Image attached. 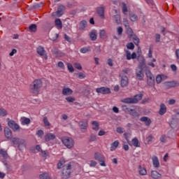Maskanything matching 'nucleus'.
Wrapping results in <instances>:
<instances>
[{"label":"nucleus","instance_id":"nucleus-20","mask_svg":"<svg viewBox=\"0 0 179 179\" xmlns=\"http://www.w3.org/2000/svg\"><path fill=\"white\" fill-rule=\"evenodd\" d=\"M166 111H167V108L166 107V105H164V103H162L160 105V109L159 111V114L160 115H164V114H166Z\"/></svg>","mask_w":179,"mask_h":179},{"label":"nucleus","instance_id":"nucleus-18","mask_svg":"<svg viewBox=\"0 0 179 179\" xmlns=\"http://www.w3.org/2000/svg\"><path fill=\"white\" fill-rule=\"evenodd\" d=\"M150 176L153 179H159L162 178V174H160L159 172L157 171H152L150 173Z\"/></svg>","mask_w":179,"mask_h":179},{"label":"nucleus","instance_id":"nucleus-35","mask_svg":"<svg viewBox=\"0 0 179 179\" xmlns=\"http://www.w3.org/2000/svg\"><path fill=\"white\" fill-rule=\"evenodd\" d=\"M65 100H66L68 103H73L76 99L73 96H67L65 98Z\"/></svg>","mask_w":179,"mask_h":179},{"label":"nucleus","instance_id":"nucleus-21","mask_svg":"<svg viewBox=\"0 0 179 179\" xmlns=\"http://www.w3.org/2000/svg\"><path fill=\"white\" fill-rule=\"evenodd\" d=\"M120 83H121L122 87H126V86H128V77L127 76L122 77Z\"/></svg>","mask_w":179,"mask_h":179},{"label":"nucleus","instance_id":"nucleus-31","mask_svg":"<svg viewBox=\"0 0 179 179\" xmlns=\"http://www.w3.org/2000/svg\"><path fill=\"white\" fill-rule=\"evenodd\" d=\"M126 54L127 59H135V52L131 54V52L129 50H127Z\"/></svg>","mask_w":179,"mask_h":179},{"label":"nucleus","instance_id":"nucleus-16","mask_svg":"<svg viewBox=\"0 0 179 179\" xmlns=\"http://www.w3.org/2000/svg\"><path fill=\"white\" fill-rule=\"evenodd\" d=\"M122 103H125L126 104H134L135 103V96L132 98H125L121 99Z\"/></svg>","mask_w":179,"mask_h":179},{"label":"nucleus","instance_id":"nucleus-57","mask_svg":"<svg viewBox=\"0 0 179 179\" xmlns=\"http://www.w3.org/2000/svg\"><path fill=\"white\" fill-rule=\"evenodd\" d=\"M16 52H17V50L16 49H13L12 51L9 53L10 57H13Z\"/></svg>","mask_w":179,"mask_h":179},{"label":"nucleus","instance_id":"nucleus-19","mask_svg":"<svg viewBox=\"0 0 179 179\" xmlns=\"http://www.w3.org/2000/svg\"><path fill=\"white\" fill-rule=\"evenodd\" d=\"M55 139V136L52 133H48L45 135V142H50V141H53Z\"/></svg>","mask_w":179,"mask_h":179},{"label":"nucleus","instance_id":"nucleus-43","mask_svg":"<svg viewBox=\"0 0 179 179\" xmlns=\"http://www.w3.org/2000/svg\"><path fill=\"white\" fill-rule=\"evenodd\" d=\"M127 48H128V50H134L135 48V45L131 42L127 44Z\"/></svg>","mask_w":179,"mask_h":179},{"label":"nucleus","instance_id":"nucleus-39","mask_svg":"<svg viewBox=\"0 0 179 179\" xmlns=\"http://www.w3.org/2000/svg\"><path fill=\"white\" fill-rule=\"evenodd\" d=\"M67 69L68 71H69V72L71 73L75 72V69H73V66H72V64H71L70 63L67 64Z\"/></svg>","mask_w":179,"mask_h":179},{"label":"nucleus","instance_id":"nucleus-11","mask_svg":"<svg viewBox=\"0 0 179 179\" xmlns=\"http://www.w3.org/2000/svg\"><path fill=\"white\" fill-rule=\"evenodd\" d=\"M96 93H101V94H110V93H111L110 88L104 87L96 88Z\"/></svg>","mask_w":179,"mask_h":179},{"label":"nucleus","instance_id":"nucleus-61","mask_svg":"<svg viewBox=\"0 0 179 179\" xmlns=\"http://www.w3.org/2000/svg\"><path fill=\"white\" fill-rule=\"evenodd\" d=\"M113 111L116 114H118V113H120V110L116 106H113Z\"/></svg>","mask_w":179,"mask_h":179},{"label":"nucleus","instance_id":"nucleus-48","mask_svg":"<svg viewBox=\"0 0 179 179\" xmlns=\"http://www.w3.org/2000/svg\"><path fill=\"white\" fill-rule=\"evenodd\" d=\"M74 68L80 71L82 69V65H80V63H74Z\"/></svg>","mask_w":179,"mask_h":179},{"label":"nucleus","instance_id":"nucleus-23","mask_svg":"<svg viewBox=\"0 0 179 179\" xmlns=\"http://www.w3.org/2000/svg\"><path fill=\"white\" fill-rule=\"evenodd\" d=\"M166 87H177V86H179V83L176 81H171L166 83Z\"/></svg>","mask_w":179,"mask_h":179},{"label":"nucleus","instance_id":"nucleus-10","mask_svg":"<svg viewBox=\"0 0 179 179\" xmlns=\"http://www.w3.org/2000/svg\"><path fill=\"white\" fill-rule=\"evenodd\" d=\"M64 10H65V6L60 5L56 12L52 13V16H57V17H61L64 15Z\"/></svg>","mask_w":179,"mask_h":179},{"label":"nucleus","instance_id":"nucleus-64","mask_svg":"<svg viewBox=\"0 0 179 179\" xmlns=\"http://www.w3.org/2000/svg\"><path fill=\"white\" fill-rule=\"evenodd\" d=\"M166 136H162L160 138L161 142H163L164 143L166 142Z\"/></svg>","mask_w":179,"mask_h":179},{"label":"nucleus","instance_id":"nucleus-44","mask_svg":"<svg viewBox=\"0 0 179 179\" xmlns=\"http://www.w3.org/2000/svg\"><path fill=\"white\" fill-rule=\"evenodd\" d=\"M114 20H115L116 23H117V24L121 23V16H120V15H116L114 17Z\"/></svg>","mask_w":179,"mask_h":179},{"label":"nucleus","instance_id":"nucleus-7","mask_svg":"<svg viewBox=\"0 0 179 179\" xmlns=\"http://www.w3.org/2000/svg\"><path fill=\"white\" fill-rule=\"evenodd\" d=\"M94 159H95V160H97V162H99L100 166H101L102 167H106V165L104 161V155H103L101 153L95 152L94 155Z\"/></svg>","mask_w":179,"mask_h":179},{"label":"nucleus","instance_id":"nucleus-12","mask_svg":"<svg viewBox=\"0 0 179 179\" xmlns=\"http://www.w3.org/2000/svg\"><path fill=\"white\" fill-rule=\"evenodd\" d=\"M124 136L131 146H135V138H132L131 141V134L129 133H124Z\"/></svg>","mask_w":179,"mask_h":179},{"label":"nucleus","instance_id":"nucleus-25","mask_svg":"<svg viewBox=\"0 0 179 179\" xmlns=\"http://www.w3.org/2000/svg\"><path fill=\"white\" fill-rule=\"evenodd\" d=\"M141 121H142L143 122H145V124L147 127H149V125H150V124H152V120H150V118H149L148 117H141Z\"/></svg>","mask_w":179,"mask_h":179},{"label":"nucleus","instance_id":"nucleus-50","mask_svg":"<svg viewBox=\"0 0 179 179\" xmlns=\"http://www.w3.org/2000/svg\"><path fill=\"white\" fill-rule=\"evenodd\" d=\"M99 36L101 38H104V36H106V30L102 29L100 31Z\"/></svg>","mask_w":179,"mask_h":179},{"label":"nucleus","instance_id":"nucleus-5","mask_svg":"<svg viewBox=\"0 0 179 179\" xmlns=\"http://www.w3.org/2000/svg\"><path fill=\"white\" fill-rule=\"evenodd\" d=\"M11 142L13 145H17L19 149H21V148H26V141L23 138L14 137L11 139Z\"/></svg>","mask_w":179,"mask_h":179},{"label":"nucleus","instance_id":"nucleus-47","mask_svg":"<svg viewBox=\"0 0 179 179\" xmlns=\"http://www.w3.org/2000/svg\"><path fill=\"white\" fill-rule=\"evenodd\" d=\"M122 12L123 13L127 14V12H128V8H127V5L123 3H122Z\"/></svg>","mask_w":179,"mask_h":179},{"label":"nucleus","instance_id":"nucleus-53","mask_svg":"<svg viewBox=\"0 0 179 179\" xmlns=\"http://www.w3.org/2000/svg\"><path fill=\"white\" fill-rule=\"evenodd\" d=\"M146 142L149 144L150 143V142H152V141H153V136H148L146 139H145Z\"/></svg>","mask_w":179,"mask_h":179},{"label":"nucleus","instance_id":"nucleus-55","mask_svg":"<svg viewBox=\"0 0 179 179\" xmlns=\"http://www.w3.org/2000/svg\"><path fill=\"white\" fill-rule=\"evenodd\" d=\"M160 38H161L160 34H155V41H156V43H159L160 41Z\"/></svg>","mask_w":179,"mask_h":179},{"label":"nucleus","instance_id":"nucleus-58","mask_svg":"<svg viewBox=\"0 0 179 179\" xmlns=\"http://www.w3.org/2000/svg\"><path fill=\"white\" fill-rule=\"evenodd\" d=\"M78 78L80 79H85L86 78V75L83 74V73H79Z\"/></svg>","mask_w":179,"mask_h":179},{"label":"nucleus","instance_id":"nucleus-56","mask_svg":"<svg viewBox=\"0 0 179 179\" xmlns=\"http://www.w3.org/2000/svg\"><path fill=\"white\" fill-rule=\"evenodd\" d=\"M36 150H38V152H41L43 155H45V151H42L41 147H40L39 145H36Z\"/></svg>","mask_w":179,"mask_h":179},{"label":"nucleus","instance_id":"nucleus-42","mask_svg":"<svg viewBox=\"0 0 179 179\" xmlns=\"http://www.w3.org/2000/svg\"><path fill=\"white\" fill-rule=\"evenodd\" d=\"M0 155H2L3 157H8V152L3 149L0 150Z\"/></svg>","mask_w":179,"mask_h":179},{"label":"nucleus","instance_id":"nucleus-13","mask_svg":"<svg viewBox=\"0 0 179 179\" xmlns=\"http://www.w3.org/2000/svg\"><path fill=\"white\" fill-rule=\"evenodd\" d=\"M62 94L63 96H71V94H73V90L68 87H64L62 90Z\"/></svg>","mask_w":179,"mask_h":179},{"label":"nucleus","instance_id":"nucleus-34","mask_svg":"<svg viewBox=\"0 0 179 179\" xmlns=\"http://www.w3.org/2000/svg\"><path fill=\"white\" fill-rule=\"evenodd\" d=\"M86 26H87V22H86L85 20H83L80 22V29H81V30H83Z\"/></svg>","mask_w":179,"mask_h":179},{"label":"nucleus","instance_id":"nucleus-33","mask_svg":"<svg viewBox=\"0 0 179 179\" xmlns=\"http://www.w3.org/2000/svg\"><path fill=\"white\" fill-rule=\"evenodd\" d=\"M166 78L164 75H158L156 77L157 83H162V80Z\"/></svg>","mask_w":179,"mask_h":179},{"label":"nucleus","instance_id":"nucleus-49","mask_svg":"<svg viewBox=\"0 0 179 179\" xmlns=\"http://www.w3.org/2000/svg\"><path fill=\"white\" fill-rule=\"evenodd\" d=\"M116 132H117V134H124V129L121 127H118L116 129Z\"/></svg>","mask_w":179,"mask_h":179},{"label":"nucleus","instance_id":"nucleus-52","mask_svg":"<svg viewBox=\"0 0 179 179\" xmlns=\"http://www.w3.org/2000/svg\"><path fill=\"white\" fill-rule=\"evenodd\" d=\"M80 51L82 52V54H86V52H88L89 51V48H83Z\"/></svg>","mask_w":179,"mask_h":179},{"label":"nucleus","instance_id":"nucleus-26","mask_svg":"<svg viewBox=\"0 0 179 179\" xmlns=\"http://www.w3.org/2000/svg\"><path fill=\"white\" fill-rule=\"evenodd\" d=\"M122 110H123V111H125V113H129V114H131V115H134V113L135 111L134 110L127 107V106L125 105L122 106Z\"/></svg>","mask_w":179,"mask_h":179},{"label":"nucleus","instance_id":"nucleus-36","mask_svg":"<svg viewBox=\"0 0 179 179\" xmlns=\"http://www.w3.org/2000/svg\"><path fill=\"white\" fill-rule=\"evenodd\" d=\"M40 179H50L48 173H42L39 176Z\"/></svg>","mask_w":179,"mask_h":179},{"label":"nucleus","instance_id":"nucleus-6","mask_svg":"<svg viewBox=\"0 0 179 179\" xmlns=\"http://www.w3.org/2000/svg\"><path fill=\"white\" fill-rule=\"evenodd\" d=\"M8 121V126L9 128H11L14 132H16L17 131H20V126L15 122V120H10L9 118L7 119Z\"/></svg>","mask_w":179,"mask_h":179},{"label":"nucleus","instance_id":"nucleus-37","mask_svg":"<svg viewBox=\"0 0 179 179\" xmlns=\"http://www.w3.org/2000/svg\"><path fill=\"white\" fill-rule=\"evenodd\" d=\"M29 30L33 33L36 32L37 31V25L34 24H31V26H29Z\"/></svg>","mask_w":179,"mask_h":179},{"label":"nucleus","instance_id":"nucleus-29","mask_svg":"<svg viewBox=\"0 0 179 179\" xmlns=\"http://www.w3.org/2000/svg\"><path fill=\"white\" fill-rule=\"evenodd\" d=\"M138 172L140 176H146L148 174V171L145 167H142L141 166H138Z\"/></svg>","mask_w":179,"mask_h":179},{"label":"nucleus","instance_id":"nucleus-2","mask_svg":"<svg viewBox=\"0 0 179 179\" xmlns=\"http://www.w3.org/2000/svg\"><path fill=\"white\" fill-rule=\"evenodd\" d=\"M42 87L43 81H41V79H36L29 85V93H31L32 96H38L40 92H41Z\"/></svg>","mask_w":179,"mask_h":179},{"label":"nucleus","instance_id":"nucleus-24","mask_svg":"<svg viewBox=\"0 0 179 179\" xmlns=\"http://www.w3.org/2000/svg\"><path fill=\"white\" fill-rule=\"evenodd\" d=\"M91 124L94 131H99L100 129V124L97 121H92Z\"/></svg>","mask_w":179,"mask_h":179},{"label":"nucleus","instance_id":"nucleus-32","mask_svg":"<svg viewBox=\"0 0 179 179\" xmlns=\"http://www.w3.org/2000/svg\"><path fill=\"white\" fill-rule=\"evenodd\" d=\"M8 115V110L3 108H0V117H6Z\"/></svg>","mask_w":179,"mask_h":179},{"label":"nucleus","instance_id":"nucleus-27","mask_svg":"<svg viewBox=\"0 0 179 179\" xmlns=\"http://www.w3.org/2000/svg\"><path fill=\"white\" fill-rule=\"evenodd\" d=\"M118 145H120V142H118V141H115L110 145V152H114V150H116V149L118 148Z\"/></svg>","mask_w":179,"mask_h":179},{"label":"nucleus","instance_id":"nucleus-59","mask_svg":"<svg viewBox=\"0 0 179 179\" xmlns=\"http://www.w3.org/2000/svg\"><path fill=\"white\" fill-rule=\"evenodd\" d=\"M141 146V143H139V141L138 139L135 138V147L139 148Z\"/></svg>","mask_w":179,"mask_h":179},{"label":"nucleus","instance_id":"nucleus-38","mask_svg":"<svg viewBox=\"0 0 179 179\" xmlns=\"http://www.w3.org/2000/svg\"><path fill=\"white\" fill-rule=\"evenodd\" d=\"M55 24H56V26L59 27V29H62V22H61L60 19L55 20Z\"/></svg>","mask_w":179,"mask_h":179},{"label":"nucleus","instance_id":"nucleus-45","mask_svg":"<svg viewBox=\"0 0 179 179\" xmlns=\"http://www.w3.org/2000/svg\"><path fill=\"white\" fill-rule=\"evenodd\" d=\"M142 97H143V94H139L136 95L135 96L136 103L137 101H139V100H142Z\"/></svg>","mask_w":179,"mask_h":179},{"label":"nucleus","instance_id":"nucleus-4","mask_svg":"<svg viewBox=\"0 0 179 179\" xmlns=\"http://www.w3.org/2000/svg\"><path fill=\"white\" fill-rule=\"evenodd\" d=\"M62 142L67 149H72L75 146V141L71 137L64 136L62 138Z\"/></svg>","mask_w":179,"mask_h":179},{"label":"nucleus","instance_id":"nucleus-40","mask_svg":"<svg viewBox=\"0 0 179 179\" xmlns=\"http://www.w3.org/2000/svg\"><path fill=\"white\" fill-rule=\"evenodd\" d=\"M43 124L45 127H50V125H51L47 117H43Z\"/></svg>","mask_w":179,"mask_h":179},{"label":"nucleus","instance_id":"nucleus-15","mask_svg":"<svg viewBox=\"0 0 179 179\" xmlns=\"http://www.w3.org/2000/svg\"><path fill=\"white\" fill-rule=\"evenodd\" d=\"M104 7H98L96 8V12L99 16H100L101 19H106V16L104 15Z\"/></svg>","mask_w":179,"mask_h":179},{"label":"nucleus","instance_id":"nucleus-8","mask_svg":"<svg viewBox=\"0 0 179 179\" xmlns=\"http://www.w3.org/2000/svg\"><path fill=\"white\" fill-rule=\"evenodd\" d=\"M147 76V83L148 86H155V77L150 71L148 70L145 72Z\"/></svg>","mask_w":179,"mask_h":179},{"label":"nucleus","instance_id":"nucleus-22","mask_svg":"<svg viewBox=\"0 0 179 179\" xmlns=\"http://www.w3.org/2000/svg\"><path fill=\"white\" fill-rule=\"evenodd\" d=\"M20 122H21L22 125H29V124H30V122H31V120L28 117H22L20 119Z\"/></svg>","mask_w":179,"mask_h":179},{"label":"nucleus","instance_id":"nucleus-17","mask_svg":"<svg viewBox=\"0 0 179 179\" xmlns=\"http://www.w3.org/2000/svg\"><path fill=\"white\" fill-rule=\"evenodd\" d=\"M4 134L7 139H12V131L10 129L6 127L4 129Z\"/></svg>","mask_w":179,"mask_h":179},{"label":"nucleus","instance_id":"nucleus-60","mask_svg":"<svg viewBox=\"0 0 179 179\" xmlns=\"http://www.w3.org/2000/svg\"><path fill=\"white\" fill-rule=\"evenodd\" d=\"M99 136H103V135H106V131L103 130H100L98 133Z\"/></svg>","mask_w":179,"mask_h":179},{"label":"nucleus","instance_id":"nucleus-1","mask_svg":"<svg viewBox=\"0 0 179 179\" xmlns=\"http://www.w3.org/2000/svg\"><path fill=\"white\" fill-rule=\"evenodd\" d=\"M135 44L137 46V52L135 55L136 58L137 59V61L138 62V68L137 69L136 71V78L138 79V80H142L143 79V69L146 67V64H145V58L143 57V55H142V50H141V47H139V38L135 37Z\"/></svg>","mask_w":179,"mask_h":179},{"label":"nucleus","instance_id":"nucleus-30","mask_svg":"<svg viewBox=\"0 0 179 179\" xmlns=\"http://www.w3.org/2000/svg\"><path fill=\"white\" fill-rule=\"evenodd\" d=\"M90 37L92 41L97 40V32L96 31H92L90 34Z\"/></svg>","mask_w":179,"mask_h":179},{"label":"nucleus","instance_id":"nucleus-41","mask_svg":"<svg viewBox=\"0 0 179 179\" xmlns=\"http://www.w3.org/2000/svg\"><path fill=\"white\" fill-rule=\"evenodd\" d=\"M90 167H96L97 166V162L94 160H91L89 162Z\"/></svg>","mask_w":179,"mask_h":179},{"label":"nucleus","instance_id":"nucleus-54","mask_svg":"<svg viewBox=\"0 0 179 179\" xmlns=\"http://www.w3.org/2000/svg\"><path fill=\"white\" fill-rule=\"evenodd\" d=\"M57 66L59 68H61L62 69H64V68H65V65L64 64V62H59L57 64Z\"/></svg>","mask_w":179,"mask_h":179},{"label":"nucleus","instance_id":"nucleus-51","mask_svg":"<svg viewBox=\"0 0 179 179\" xmlns=\"http://www.w3.org/2000/svg\"><path fill=\"white\" fill-rule=\"evenodd\" d=\"M122 31H123L122 27H119L117 28V32L118 36H122Z\"/></svg>","mask_w":179,"mask_h":179},{"label":"nucleus","instance_id":"nucleus-46","mask_svg":"<svg viewBox=\"0 0 179 179\" xmlns=\"http://www.w3.org/2000/svg\"><path fill=\"white\" fill-rule=\"evenodd\" d=\"M90 141L91 142H94L97 141V136H96V134H92L90 137Z\"/></svg>","mask_w":179,"mask_h":179},{"label":"nucleus","instance_id":"nucleus-14","mask_svg":"<svg viewBox=\"0 0 179 179\" xmlns=\"http://www.w3.org/2000/svg\"><path fill=\"white\" fill-rule=\"evenodd\" d=\"M152 165L155 169H159L160 167V162H159V158L156 156L152 157Z\"/></svg>","mask_w":179,"mask_h":179},{"label":"nucleus","instance_id":"nucleus-62","mask_svg":"<svg viewBox=\"0 0 179 179\" xmlns=\"http://www.w3.org/2000/svg\"><path fill=\"white\" fill-rule=\"evenodd\" d=\"M37 135L39 136H43L44 135V131L43 130H38L37 132Z\"/></svg>","mask_w":179,"mask_h":179},{"label":"nucleus","instance_id":"nucleus-9","mask_svg":"<svg viewBox=\"0 0 179 179\" xmlns=\"http://www.w3.org/2000/svg\"><path fill=\"white\" fill-rule=\"evenodd\" d=\"M36 52L40 57H43L44 59H48V56L47 55V51L43 46H38L36 48Z\"/></svg>","mask_w":179,"mask_h":179},{"label":"nucleus","instance_id":"nucleus-3","mask_svg":"<svg viewBox=\"0 0 179 179\" xmlns=\"http://www.w3.org/2000/svg\"><path fill=\"white\" fill-rule=\"evenodd\" d=\"M65 159L62 158L57 164V169H62V167H64L63 170L64 178H69V176H71V164L65 166Z\"/></svg>","mask_w":179,"mask_h":179},{"label":"nucleus","instance_id":"nucleus-28","mask_svg":"<svg viewBox=\"0 0 179 179\" xmlns=\"http://www.w3.org/2000/svg\"><path fill=\"white\" fill-rule=\"evenodd\" d=\"M80 129H86L87 128V120H82L79 122Z\"/></svg>","mask_w":179,"mask_h":179},{"label":"nucleus","instance_id":"nucleus-63","mask_svg":"<svg viewBox=\"0 0 179 179\" xmlns=\"http://www.w3.org/2000/svg\"><path fill=\"white\" fill-rule=\"evenodd\" d=\"M108 64L109 65V66H113V65H114L111 59H108Z\"/></svg>","mask_w":179,"mask_h":179}]
</instances>
